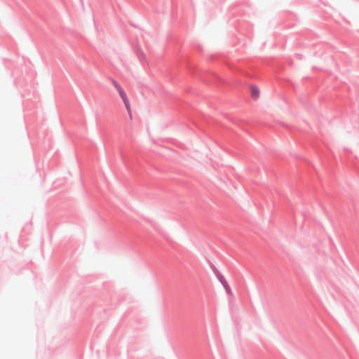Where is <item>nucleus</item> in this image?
I'll return each mask as SVG.
<instances>
[{"label": "nucleus", "instance_id": "obj_1", "mask_svg": "<svg viewBox=\"0 0 359 359\" xmlns=\"http://www.w3.org/2000/svg\"><path fill=\"white\" fill-rule=\"evenodd\" d=\"M114 84L116 88L118 90L121 98L123 99L124 104L126 107V109H128V111H129L130 105H129V101L127 98L126 94L125 93V92L123 90V89L121 88V86L118 84H117L116 82H114Z\"/></svg>", "mask_w": 359, "mask_h": 359}, {"label": "nucleus", "instance_id": "obj_2", "mask_svg": "<svg viewBox=\"0 0 359 359\" xmlns=\"http://www.w3.org/2000/svg\"><path fill=\"white\" fill-rule=\"evenodd\" d=\"M251 95L253 99L257 100L259 96V90L256 86L251 87Z\"/></svg>", "mask_w": 359, "mask_h": 359}]
</instances>
